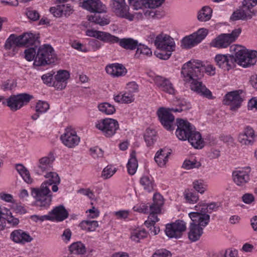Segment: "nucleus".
<instances>
[{
  "instance_id": "nucleus-1",
  "label": "nucleus",
  "mask_w": 257,
  "mask_h": 257,
  "mask_svg": "<svg viewBox=\"0 0 257 257\" xmlns=\"http://www.w3.org/2000/svg\"><path fill=\"white\" fill-rule=\"evenodd\" d=\"M204 70L210 75L215 73V68L212 65H207L204 68L201 61L192 59L183 65L181 73L184 81L190 83V88L192 91L210 99L213 98L211 92L199 81L203 76Z\"/></svg>"
},
{
  "instance_id": "nucleus-2",
  "label": "nucleus",
  "mask_w": 257,
  "mask_h": 257,
  "mask_svg": "<svg viewBox=\"0 0 257 257\" xmlns=\"http://www.w3.org/2000/svg\"><path fill=\"white\" fill-rule=\"evenodd\" d=\"M44 177L46 180L40 187L31 188V194L35 199V205L41 210L48 209L51 204L52 195L49 186H52V191L56 192L58 190V185L60 183V178L56 172L46 173Z\"/></svg>"
},
{
  "instance_id": "nucleus-3",
  "label": "nucleus",
  "mask_w": 257,
  "mask_h": 257,
  "mask_svg": "<svg viewBox=\"0 0 257 257\" xmlns=\"http://www.w3.org/2000/svg\"><path fill=\"white\" fill-rule=\"evenodd\" d=\"M176 108H160L157 112L162 124L168 131H171L174 129L173 124L175 118L171 113V112H181L187 110L191 107L190 103L184 99L178 100L176 102Z\"/></svg>"
},
{
  "instance_id": "nucleus-4",
  "label": "nucleus",
  "mask_w": 257,
  "mask_h": 257,
  "mask_svg": "<svg viewBox=\"0 0 257 257\" xmlns=\"http://www.w3.org/2000/svg\"><path fill=\"white\" fill-rule=\"evenodd\" d=\"M189 216L191 219L188 232V237L192 241L198 240L203 233L204 228L208 224L210 216L197 215L190 212Z\"/></svg>"
},
{
  "instance_id": "nucleus-5",
  "label": "nucleus",
  "mask_w": 257,
  "mask_h": 257,
  "mask_svg": "<svg viewBox=\"0 0 257 257\" xmlns=\"http://www.w3.org/2000/svg\"><path fill=\"white\" fill-rule=\"evenodd\" d=\"M57 60V56L52 47L49 44H44L37 48L34 64L36 66H44L54 63Z\"/></svg>"
},
{
  "instance_id": "nucleus-6",
  "label": "nucleus",
  "mask_w": 257,
  "mask_h": 257,
  "mask_svg": "<svg viewBox=\"0 0 257 257\" xmlns=\"http://www.w3.org/2000/svg\"><path fill=\"white\" fill-rule=\"evenodd\" d=\"M235 52L236 61L239 65L244 67H249L254 65L257 61V51L248 50L241 46L234 48Z\"/></svg>"
},
{
  "instance_id": "nucleus-7",
  "label": "nucleus",
  "mask_w": 257,
  "mask_h": 257,
  "mask_svg": "<svg viewBox=\"0 0 257 257\" xmlns=\"http://www.w3.org/2000/svg\"><path fill=\"white\" fill-rule=\"evenodd\" d=\"M164 204L163 196L159 194L156 193L154 195L153 203L150 205V214L148 219L145 222V225L147 227L154 226L156 222L159 221L157 214L161 213V207Z\"/></svg>"
},
{
  "instance_id": "nucleus-8",
  "label": "nucleus",
  "mask_w": 257,
  "mask_h": 257,
  "mask_svg": "<svg viewBox=\"0 0 257 257\" xmlns=\"http://www.w3.org/2000/svg\"><path fill=\"white\" fill-rule=\"evenodd\" d=\"M241 32L239 29H235L230 34H221L213 39L210 43V46L217 48L227 47L235 41Z\"/></svg>"
},
{
  "instance_id": "nucleus-9",
  "label": "nucleus",
  "mask_w": 257,
  "mask_h": 257,
  "mask_svg": "<svg viewBox=\"0 0 257 257\" xmlns=\"http://www.w3.org/2000/svg\"><path fill=\"white\" fill-rule=\"evenodd\" d=\"M95 126L100 130L105 136L110 137L114 135L119 128V124L118 121L114 119L105 118L97 121Z\"/></svg>"
},
{
  "instance_id": "nucleus-10",
  "label": "nucleus",
  "mask_w": 257,
  "mask_h": 257,
  "mask_svg": "<svg viewBox=\"0 0 257 257\" xmlns=\"http://www.w3.org/2000/svg\"><path fill=\"white\" fill-rule=\"evenodd\" d=\"M33 98L32 95L27 93H21L16 95H12L6 99L7 106L12 110H17L24 105L27 104Z\"/></svg>"
},
{
  "instance_id": "nucleus-11",
  "label": "nucleus",
  "mask_w": 257,
  "mask_h": 257,
  "mask_svg": "<svg viewBox=\"0 0 257 257\" xmlns=\"http://www.w3.org/2000/svg\"><path fill=\"white\" fill-rule=\"evenodd\" d=\"M186 230V223L181 220L166 225L165 230L166 235L170 238H180L183 233Z\"/></svg>"
},
{
  "instance_id": "nucleus-12",
  "label": "nucleus",
  "mask_w": 257,
  "mask_h": 257,
  "mask_svg": "<svg viewBox=\"0 0 257 257\" xmlns=\"http://www.w3.org/2000/svg\"><path fill=\"white\" fill-rule=\"evenodd\" d=\"M208 30L204 28L199 29L196 32L184 37L182 40V46L185 48H191L200 43L207 36Z\"/></svg>"
},
{
  "instance_id": "nucleus-13",
  "label": "nucleus",
  "mask_w": 257,
  "mask_h": 257,
  "mask_svg": "<svg viewBox=\"0 0 257 257\" xmlns=\"http://www.w3.org/2000/svg\"><path fill=\"white\" fill-rule=\"evenodd\" d=\"M177 125L176 135L182 141L187 140L195 128L189 121L183 119H177Z\"/></svg>"
},
{
  "instance_id": "nucleus-14",
  "label": "nucleus",
  "mask_w": 257,
  "mask_h": 257,
  "mask_svg": "<svg viewBox=\"0 0 257 257\" xmlns=\"http://www.w3.org/2000/svg\"><path fill=\"white\" fill-rule=\"evenodd\" d=\"M62 143L69 148H73L80 142V138L77 135L75 130L71 127H67L61 136Z\"/></svg>"
},
{
  "instance_id": "nucleus-15",
  "label": "nucleus",
  "mask_w": 257,
  "mask_h": 257,
  "mask_svg": "<svg viewBox=\"0 0 257 257\" xmlns=\"http://www.w3.org/2000/svg\"><path fill=\"white\" fill-rule=\"evenodd\" d=\"M241 91L236 90L226 94L223 99V103L229 105L231 110H236L241 106L243 99L240 96Z\"/></svg>"
},
{
  "instance_id": "nucleus-16",
  "label": "nucleus",
  "mask_w": 257,
  "mask_h": 257,
  "mask_svg": "<svg viewBox=\"0 0 257 257\" xmlns=\"http://www.w3.org/2000/svg\"><path fill=\"white\" fill-rule=\"evenodd\" d=\"M214 60L216 65L224 71H229L235 66L236 59L232 55L217 54Z\"/></svg>"
},
{
  "instance_id": "nucleus-17",
  "label": "nucleus",
  "mask_w": 257,
  "mask_h": 257,
  "mask_svg": "<svg viewBox=\"0 0 257 257\" xmlns=\"http://www.w3.org/2000/svg\"><path fill=\"white\" fill-rule=\"evenodd\" d=\"M112 8L115 14L120 17L124 18L130 21L134 19V16L128 12V7L124 0H112Z\"/></svg>"
},
{
  "instance_id": "nucleus-18",
  "label": "nucleus",
  "mask_w": 257,
  "mask_h": 257,
  "mask_svg": "<svg viewBox=\"0 0 257 257\" xmlns=\"http://www.w3.org/2000/svg\"><path fill=\"white\" fill-rule=\"evenodd\" d=\"M155 45L159 50H174L175 44L174 40L166 34H160L155 40Z\"/></svg>"
},
{
  "instance_id": "nucleus-19",
  "label": "nucleus",
  "mask_w": 257,
  "mask_h": 257,
  "mask_svg": "<svg viewBox=\"0 0 257 257\" xmlns=\"http://www.w3.org/2000/svg\"><path fill=\"white\" fill-rule=\"evenodd\" d=\"M250 167H246L235 170L232 172L233 182L238 186H243L249 180Z\"/></svg>"
},
{
  "instance_id": "nucleus-20",
  "label": "nucleus",
  "mask_w": 257,
  "mask_h": 257,
  "mask_svg": "<svg viewBox=\"0 0 257 257\" xmlns=\"http://www.w3.org/2000/svg\"><path fill=\"white\" fill-rule=\"evenodd\" d=\"M155 83L162 91L170 95H175L176 90L170 80L166 78L158 76L155 79Z\"/></svg>"
},
{
  "instance_id": "nucleus-21",
  "label": "nucleus",
  "mask_w": 257,
  "mask_h": 257,
  "mask_svg": "<svg viewBox=\"0 0 257 257\" xmlns=\"http://www.w3.org/2000/svg\"><path fill=\"white\" fill-rule=\"evenodd\" d=\"M82 7L92 13H102L106 12V8L100 0H84Z\"/></svg>"
},
{
  "instance_id": "nucleus-22",
  "label": "nucleus",
  "mask_w": 257,
  "mask_h": 257,
  "mask_svg": "<svg viewBox=\"0 0 257 257\" xmlns=\"http://www.w3.org/2000/svg\"><path fill=\"white\" fill-rule=\"evenodd\" d=\"M54 160V159L52 156H45L40 158L34 167V171L37 174L41 175L44 172L50 170L52 168Z\"/></svg>"
},
{
  "instance_id": "nucleus-23",
  "label": "nucleus",
  "mask_w": 257,
  "mask_h": 257,
  "mask_svg": "<svg viewBox=\"0 0 257 257\" xmlns=\"http://www.w3.org/2000/svg\"><path fill=\"white\" fill-rule=\"evenodd\" d=\"M10 238L14 242L24 244L30 242L33 240V238L30 234L23 230H15L11 233Z\"/></svg>"
},
{
  "instance_id": "nucleus-24",
  "label": "nucleus",
  "mask_w": 257,
  "mask_h": 257,
  "mask_svg": "<svg viewBox=\"0 0 257 257\" xmlns=\"http://www.w3.org/2000/svg\"><path fill=\"white\" fill-rule=\"evenodd\" d=\"M70 74L66 70H59L55 76V80L53 86L58 89L64 88L67 84V80L69 78Z\"/></svg>"
},
{
  "instance_id": "nucleus-25",
  "label": "nucleus",
  "mask_w": 257,
  "mask_h": 257,
  "mask_svg": "<svg viewBox=\"0 0 257 257\" xmlns=\"http://www.w3.org/2000/svg\"><path fill=\"white\" fill-rule=\"evenodd\" d=\"M50 11L54 16L60 17L63 16L67 17L73 13V9L69 4L57 5L56 7H52Z\"/></svg>"
},
{
  "instance_id": "nucleus-26",
  "label": "nucleus",
  "mask_w": 257,
  "mask_h": 257,
  "mask_svg": "<svg viewBox=\"0 0 257 257\" xmlns=\"http://www.w3.org/2000/svg\"><path fill=\"white\" fill-rule=\"evenodd\" d=\"M105 70L107 74L113 77H120L124 76L126 73V69L122 65L114 63L106 66Z\"/></svg>"
},
{
  "instance_id": "nucleus-27",
  "label": "nucleus",
  "mask_w": 257,
  "mask_h": 257,
  "mask_svg": "<svg viewBox=\"0 0 257 257\" xmlns=\"http://www.w3.org/2000/svg\"><path fill=\"white\" fill-rule=\"evenodd\" d=\"M49 215H50L52 220L57 221H63L67 218L68 213L63 206L56 207L53 210L49 212Z\"/></svg>"
},
{
  "instance_id": "nucleus-28",
  "label": "nucleus",
  "mask_w": 257,
  "mask_h": 257,
  "mask_svg": "<svg viewBox=\"0 0 257 257\" xmlns=\"http://www.w3.org/2000/svg\"><path fill=\"white\" fill-rule=\"evenodd\" d=\"M216 208V205L214 203L210 204H205L204 203H199L195 206L196 211L192 212V213L201 215H209L207 213H211L212 211Z\"/></svg>"
},
{
  "instance_id": "nucleus-29",
  "label": "nucleus",
  "mask_w": 257,
  "mask_h": 257,
  "mask_svg": "<svg viewBox=\"0 0 257 257\" xmlns=\"http://www.w3.org/2000/svg\"><path fill=\"white\" fill-rule=\"evenodd\" d=\"M187 140L196 149H201L203 147L204 141L199 132L196 131L195 128L189 136Z\"/></svg>"
},
{
  "instance_id": "nucleus-30",
  "label": "nucleus",
  "mask_w": 257,
  "mask_h": 257,
  "mask_svg": "<svg viewBox=\"0 0 257 257\" xmlns=\"http://www.w3.org/2000/svg\"><path fill=\"white\" fill-rule=\"evenodd\" d=\"M19 40L20 42V46H26L29 47L30 46H37L36 43L38 41V37H36L32 33H25L20 35Z\"/></svg>"
},
{
  "instance_id": "nucleus-31",
  "label": "nucleus",
  "mask_w": 257,
  "mask_h": 257,
  "mask_svg": "<svg viewBox=\"0 0 257 257\" xmlns=\"http://www.w3.org/2000/svg\"><path fill=\"white\" fill-rule=\"evenodd\" d=\"M170 152L167 149H162L158 151L155 156V160L161 167H164L168 161Z\"/></svg>"
},
{
  "instance_id": "nucleus-32",
  "label": "nucleus",
  "mask_w": 257,
  "mask_h": 257,
  "mask_svg": "<svg viewBox=\"0 0 257 257\" xmlns=\"http://www.w3.org/2000/svg\"><path fill=\"white\" fill-rule=\"evenodd\" d=\"M114 100L120 103H130L134 101L135 98L134 94L127 91L120 92L113 95Z\"/></svg>"
},
{
  "instance_id": "nucleus-33",
  "label": "nucleus",
  "mask_w": 257,
  "mask_h": 257,
  "mask_svg": "<svg viewBox=\"0 0 257 257\" xmlns=\"http://www.w3.org/2000/svg\"><path fill=\"white\" fill-rule=\"evenodd\" d=\"M116 43H118L121 47L130 50L136 49L139 45L137 40L131 38L122 39H119L118 38V41Z\"/></svg>"
},
{
  "instance_id": "nucleus-34",
  "label": "nucleus",
  "mask_w": 257,
  "mask_h": 257,
  "mask_svg": "<svg viewBox=\"0 0 257 257\" xmlns=\"http://www.w3.org/2000/svg\"><path fill=\"white\" fill-rule=\"evenodd\" d=\"M100 13H95L94 15L87 16L88 20L90 22L94 23L101 26L109 24L110 20L107 16H101Z\"/></svg>"
},
{
  "instance_id": "nucleus-35",
  "label": "nucleus",
  "mask_w": 257,
  "mask_h": 257,
  "mask_svg": "<svg viewBox=\"0 0 257 257\" xmlns=\"http://www.w3.org/2000/svg\"><path fill=\"white\" fill-rule=\"evenodd\" d=\"M138 167V163L136 158V152L133 151L130 155V158L126 165L128 174L131 175H134L136 172Z\"/></svg>"
},
{
  "instance_id": "nucleus-36",
  "label": "nucleus",
  "mask_w": 257,
  "mask_h": 257,
  "mask_svg": "<svg viewBox=\"0 0 257 257\" xmlns=\"http://www.w3.org/2000/svg\"><path fill=\"white\" fill-rule=\"evenodd\" d=\"M16 169L25 182L31 184L33 179L31 177L29 170L22 164H17Z\"/></svg>"
},
{
  "instance_id": "nucleus-37",
  "label": "nucleus",
  "mask_w": 257,
  "mask_h": 257,
  "mask_svg": "<svg viewBox=\"0 0 257 257\" xmlns=\"http://www.w3.org/2000/svg\"><path fill=\"white\" fill-rule=\"evenodd\" d=\"M97 39L104 43L109 44L116 43L118 41V38L117 37L104 31H99Z\"/></svg>"
},
{
  "instance_id": "nucleus-38",
  "label": "nucleus",
  "mask_w": 257,
  "mask_h": 257,
  "mask_svg": "<svg viewBox=\"0 0 257 257\" xmlns=\"http://www.w3.org/2000/svg\"><path fill=\"white\" fill-rule=\"evenodd\" d=\"M79 227L87 231H94L98 226V222L96 220H83L79 224Z\"/></svg>"
},
{
  "instance_id": "nucleus-39",
  "label": "nucleus",
  "mask_w": 257,
  "mask_h": 257,
  "mask_svg": "<svg viewBox=\"0 0 257 257\" xmlns=\"http://www.w3.org/2000/svg\"><path fill=\"white\" fill-rule=\"evenodd\" d=\"M148 233L145 229H135L131 231L130 238L133 241L139 242L141 239L147 237Z\"/></svg>"
},
{
  "instance_id": "nucleus-40",
  "label": "nucleus",
  "mask_w": 257,
  "mask_h": 257,
  "mask_svg": "<svg viewBox=\"0 0 257 257\" xmlns=\"http://www.w3.org/2000/svg\"><path fill=\"white\" fill-rule=\"evenodd\" d=\"M49 108V104L46 101H39L36 105V114L32 116V119H37L40 114L46 112Z\"/></svg>"
},
{
  "instance_id": "nucleus-41",
  "label": "nucleus",
  "mask_w": 257,
  "mask_h": 257,
  "mask_svg": "<svg viewBox=\"0 0 257 257\" xmlns=\"http://www.w3.org/2000/svg\"><path fill=\"white\" fill-rule=\"evenodd\" d=\"M140 182L146 191L150 192L154 190V184L152 177L144 176L141 178Z\"/></svg>"
},
{
  "instance_id": "nucleus-42",
  "label": "nucleus",
  "mask_w": 257,
  "mask_h": 257,
  "mask_svg": "<svg viewBox=\"0 0 257 257\" xmlns=\"http://www.w3.org/2000/svg\"><path fill=\"white\" fill-rule=\"evenodd\" d=\"M212 13V9L209 7H204L199 12L198 14V19L201 22H206L209 20L211 17Z\"/></svg>"
},
{
  "instance_id": "nucleus-43",
  "label": "nucleus",
  "mask_w": 257,
  "mask_h": 257,
  "mask_svg": "<svg viewBox=\"0 0 257 257\" xmlns=\"http://www.w3.org/2000/svg\"><path fill=\"white\" fill-rule=\"evenodd\" d=\"M69 250L72 253L76 254H83L86 250L84 244L80 241L74 242L71 244Z\"/></svg>"
},
{
  "instance_id": "nucleus-44",
  "label": "nucleus",
  "mask_w": 257,
  "mask_h": 257,
  "mask_svg": "<svg viewBox=\"0 0 257 257\" xmlns=\"http://www.w3.org/2000/svg\"><path fill=\"white\" fill-rule=\"evenodd\" d=\"M251 15L249 14V11H245L243 8L239 10H237L234 12L231 17V19L233 21H236L240 19H245L250 18Z\"/></svg>"
},
{
  "instance_id": "nucleus-45",
  "label": "nucleus",
  "mask_w": 257,
  "mask_h": 257,
  "mask_svg": "<svg viewBox=\"0 0 257 257\" xmlns=\"http://www.w3.org/2000/svg\"><path fill=\"white\" fill-rule=\"evenodd\" d=\"M15 46H20L19 37H16L14 34H12L6 40L5 48L6 50H10Z\"/></svg>"
},
{
  "instance_id": "nucleus-46",
  "label": "nucleus",
  "mask_w": 257,
  "mask_h": 257,
  "mask_svg": "<svg viewBox=\"0 0 257 257\" xmlns=\"http://www.w3.org/2000/svg\"><path fill=\"white\" fill-rule=\"evenodd\" d=\"M97 107L100 111L107 115L113 114L115 112L114 106L107 102L100 103Z\"/></svg>"
},
{
  "instance_id": "nucleus-47",
  "label": "nucleus",
  "mask_w": 257,
  "mask_h": 257,
  "mask_svg": "<svg viewBox=\"0 0 257 257\" xmlns=\"http://www.w3.org/2000/svg\"><path fill=\"white\" fill-rule=\"evenodd\" d=\"M156 133L151 128H147L145 133L144 139L148 146L152 145L156 140Z\"/></svg>"
},
{
  "instance_id": "nucleus-48",
  "label": "nucleus",
  "mask_w": 257,
  "mask_h": 257,
  "mask_svg": "<svg viewBox=\"0 0 257 257\" xmlns=\"http://www.w3.org/2000/svg\"><path fill=\"white\" fill-rule=\"evenodd\" d=\"M141 54L150 57L152 55V52L151 49L148 46L140 44L137 47L135 56L137 57H139Z\"/></svg>"
},
{
  "instance_id": "nucleus-49",
  "label": "nucleus",
  "mask_w": 257,
  "mask_h": 257,
  "mask_svg": "<svg viewBox=\"0 0 257 257\" xmlns=\"http://www.w3.org/2000/svg\"><path fill=\"white\" fill-rule=\"evenodd\" d=\"M130 5L135 10H139L145 8H149V5L147 0H128Z\"/></svg>"
},
{
  "instance_id": "nucleus-50",
  "label": "nucleus",
  "mask_w": 257,
  "mask_h": 257,
  "mask_svg": "<svg viewBox=\"0 0 257 257\" xmlns=\"http://www.w3.org/2000/svg\"><path fill=\"white\" fill-rule=\"evenodd\" d=\"M37 46H35L34 47H30L25 50V58L27 61H35L37 54Z\"/></svg>"
},
{
  "instance_id": "nucleus-51",
  "label": "nucleus",
  "mask_w": 257,
  "mask_h": 257,
  "mask_svg": "<svg viewBox=\"0 0 257 257\" xmlns=\"http://www.w3.org/2000/svg\"><path fill=\"white\" fill-rule=\"evenodd\" d=\"M184 195L186 200L189 203H195L199 200V196L196 193L189 190L185 191Z\"/></svg>"
},
{
  "instance_id": "nucleus-52",
  "label": "nucleus",
  "mask_w": 257,
  "mask_h": 257,
  "mask_svg": "<svg viewBox=\"0 0 257 257\" xmlns=\"http://www.w3.org/2000/svg\"><path fill=\"white\" fill-rule=\"evenodd\" d=\"M174 50H159L154 52L156 57L160 59L168 60L172 55V52Z\"/></svg>"
},
{
  "instance_id": "nucleus-53",
  "label": "nucleus",
  "mask_w": 257,
  "mask_h": 257,
  "mask_svg": "<svg viewBox=\"0 0 257 257\" xmlns=\"http://www.w3.org/2000/svg\"><path fill=\"white\" fill-rule=\"evenodd\" d=\"M115 168L111 166H107L104 168L102 172L101 177L106 179L110 178L116 172Z\"/></svg>"
},
{
  "instance_id": "nucleus-54",
  "label": "nucleus",
  "mask_w": 257,
  "mask_h": 257,
  "mask_svg": "<svg viewBox=\"0 0 257 257\" xmlns=\"http://www.w3.org/2000/svg\"><path fill=\"white\" fill-rule=\"evenodd\" d=\"M183 167L187 170L199 168L201 166V163L196 160H185L183 164Z\"/></svg>"
},
{
  "instance_id": "nucleus-55",
  "label": "nucleus",
  "mask_w": 257,
  "mask_h": 257,
  "mask_svg": "<svg viewBox=\"0 0 257 257\" xmlns=\"http://www.w3.org/2000/svg\"><path fill=\"white\" fill-rule=\"evenodd\" d=\"M238 140L242 145H252L254 142V139H249L242 133H240L238 137Z\"/></svg>"
},
{
  "instance_id": "nucleus-56",
  "label": "nucleus",
  "mask_w": 257,
  "mask_h": 257,
  "mask_svg": "<svg viewBox=\"0 0 257 257\" xmlns=\"http://www.w3.org/2000/svg\"><path fill=\"white\" fill-rule=\"evenodd\" d=\"M242 7L245 11H249L251 15V9L257 4V0H243Z\"/></svg>"
},
{
  "instance_id": "nucleus-57",
  "label": "nucleus",
  "mask_w": 257,
  "mask_h": 257,
  "mask_svg": "<svg viewBox=\"0 0 257 257\" xmlns=\"http://www.w3.org/2000/svg\"><path fill=\"white\" fill-rule=\"evenodd\" d=\"M194 188L198 192L203 194L206 189V185L201 181L196 180L193 182Z\"/></svg>"
},
{
  "instance_id": "nucleus-58",
  "label": "nucleus",
  "mask_w": 257,
  "mask_h": 257,
  "mask_svg": "<svg viewBox=\"0 0 257 257\" xmlns=\"http://www.w3.org/2000/svg\"><path fill=\"white\" fill-rule=\"evenodd\" d=\"M153 257H171V253L167 249L162 248L157 250L153 254Z\"/></svg>"
},
{
  "instance_id": "nucleus-59",
  "label": "nucleus",
  "mask_w": 257,
  "mask_h": 257,
  "mask_svg": "<svg viewBox=\"0 0 257 257\" xmlns=\"http://www.w3.org/2000/svg\"><path fill=\"white\" fill-rule=\"evenodd\" d=\"M135 211L146 213L149 212L148 206L144 203L137 204L133 207Z\"/></svg>"
},
{
  "instance_id": "nucleus-60",
  "label": "nucleus",
  "mask_w": 257,
  "mask_h": 257,
  "mask_svg": "<svg viewBox=\"0 0 257 257\" xmlns=\"http://www.w3.org/2000/svg\"><path fill=\"white\" fill-rule=\"evenodd\" d=\"M126 88L127 90V92L132 94L139 91V86L134 81L128 82L127 84Z\"/></svg>"
},
{
  "instance_id": "nucleus-61",
  "label": "nucleus",
  "mask_w": 257,
  "mask_h": 257,
  "mask_svg": "<svg viewBox=\"0 0 257 257\" xmlns=\"http://www.w3.org/2000/svg\"><path fill=\"white\" fill-rule=\"evenodd\" d=\"M54 74V73H48L42 75V79L44 83L49 85V86H53V83L54 81V80H53V76Z\"/></svg>"
},
{
  "instance_id": "nucleus-62",
  "label": "nucleus",
  "mask_w": 257,
  "mask_h": 257,
  "mask_svg": "<svg viewBox=\"0 0 257 257\" xmlns=\"http://www.w3.org/2000/svg\"><path fill=\"white\" fill-rule=\"evenodd\" d=\"M51 218L52 217L50 216V215H49V214L42 216L33 215L31 216L32 220L35 222H43L44 220H51Z\"/></svg>"
},
{
  "instance_id": "nucleus-63",
  "label": "nucleus",
  "mask_w": 257,
  "mask_h": 257,
  "mask_svg": "<svg viewBox=\"0 0 257 257\" xmlns=\"http://www.w3.org/2000/svg\"><path fill=\"white\" fill-rule=\"evenodd\" d=\"M16 86V84L14 80H8L3 83L2 88L4 90H9L15 88Z\"/></svg>"
},
{
  "instance_id": "nucleus-64",
  "label": "nucleus",
  "mask_w": 257,
  "mask_h": 257,
  "mask_svg": "<svg viewBox=\"0 0 257 257\" xmlns=\"http://www.w3.org/2000/svg\"><path fill=\"white\" fill-rule=\"evenodd\" d=\"M224 257H238V250L235 248L227 249L224 253Z\"/></svg>"
}]
</instances>
